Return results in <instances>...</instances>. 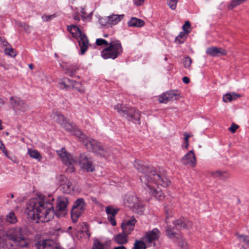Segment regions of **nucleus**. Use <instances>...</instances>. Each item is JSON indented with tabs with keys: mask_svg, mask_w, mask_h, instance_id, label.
Listing matches in <instances>:
<instances>
[{
	"mask_svg": "<svg viewBox=\"0 0 249 249\" xmlns=\"http://www.w3.org/2000/svg\"><path fill=\"white\" fill-rule=\"evenodd\" d=\"M106 209L108 221L112 226H116V222L115 219V216L117 214L119 210L117 209H113L110 206L107 207Z\"/></svg>",
	"mask_w": 249,
	"mask_h": 249,
	"instance_id": "obj_21",
	"label": "nucleus"
},
{
	"mask_svg": "<svg viewBox=\"0 0 249 249\" xmlns=\"http://www.w3.org/2000/svg\"><path fill=\"white\" fill-rule=\"evenodd\" d=\"M66 82H67V85H68V89L69 88L72 87L73 85L75 82V81H73L68 78H64Z\"/></svg>",
	"mask_w": 249,
	"mask_h": 249,
	"instance_id": "obj_46",
	"label": "nucleus"
},
{
	"mask_svg": "<svg viewBox=\"0 0 249 249\" xmlns=\"http://www.w3.org/2000/svg\"><path fill=\"white\" fill-rule=\"evenodd\" d=\"M247 0H232L228 4V8L229 10H232L235 7L245 2Z\"/></svg>",
	"mask_w": 249,
	"mask_h": 249,
	"instance_id": "obj_31",
	"label": "nucleus"
},
{
	"mask_svg": "<svg viewBox=\"0 0 249 249\" xmlns=\"http://www.w3.org/2000/svg\"><path fill=\"white\" fill-rule=\"evenodd\" d=\"M81 50V54H83L87 50L89 42L88 38L85 34L81 35L78 38H76Z\"/></svg>",
	"mask_w": 249,
	"mask_h": 249,
	"instance_id": "obj_20",
	"label": "nucleus"
},
{
	"mask_svg": "<svg viewBox=\"0 0 249 249\" xmlns=\"http://www.w3.org/2000/svg\"><path fill=\"white\" fill-rule=\"evenodd\" d=\"M72 88L75 89L80 93H84L85 92V89L80 83L75 81Z\"/></svg>",
	"mask_w": 249,
	"mask_h": 249,
	"instance_id": "obj_38",
	"label": "nucleus"
},
{
	"mask_svg": "<svg viewBox=\"0 0 249 249\" xmlns=\"http://www.w3.org/2000/svg\"><path fill=\"white\" fill-rule=\"evenodd\" d=\"M180 93L178 90H169L160 95L158 100L160 103L166 104L171 100L177 99Z\"/></svg>",
	"mask_w": 249,
	"mask_h": 249,
	"instance_id": "obj_13",
	"label": "nucleus"
},
{
	"mask_svg": "<svg viewBox=\"0 0 249 249\" xmlns=\"http://www.w3.org/2000/svg\"><path fill=\"white\" fill-rule=\"evenodd\" d=\"M54 17H55V14L48 16V20L49 19H51L53 18Z\"/></svg>",
	"mask_w": 249,
	"mask_h": 249,
	"instance_id": "obj_60",
	"label": "nucleus"
},
{
	"mask_svg": "<svg viewBox=\"0 0 249 249\" xmlns=\"http://www.w3.org/2000/svg\"><path fill=\"white\" fill-rule=\"evenodd\" d=\"M135 168L142 175L140 176V178L144 175H147L148 177V179L151 180L153 178L152 175L153 173L158 174L154 170H152L148 166H144L141 161L137 160H135L134 163Z\"/></svg>",
	"mask_w": 249,
	"mask_h": 249,
	"instance_id": "obj_12",
	"label": "nucleus"
},
{
	"mask_svg": "<svg viewBox=\"0 0 249 249\" xmlns=\"http://www.w3.org/2000/svg\"><path fill=\"white\" fill-rule=\"evenodd\" d=\"M182 81L185 84H188L190 82L189 78L186 76H184L182 78Z\"/></svg>",
	"mask_w": 249,
	"mask_h": 249,
	"instance_id": "obj_55",
	"label": "nucleus"
},
{
	"mask_svg": "<svg viewBox=\"0 0 249 249\" xmlns=\"http://www.w3.org/2000/svg\"><path fill=\"white\" fill-rule=\"evenodd\" d=\"M44 205V201L39 196L29 200L26 208L28 218L37 223L45 222L47 210H45Z\"/></svg>",
	"mask_w": 249,
	"mask_h": 249,
	"instance_id": "obj_3",
	"label": "nucleus"
},
{
	"mask_svg": "<svg viewBox=\"0 0 249 249\" xmlns=\"http://www.w3.org/2000/svg\"><path fill=\"white\" fill-rule=\"evenodd\" d=\"M108 242L106 241L104 243H101L99 239H95L93 242L92 249H106Z\"/></svg>",
	"mask_w": 249,
	"mask_h": 249,
	"instance_id": "obj_29",
	"label": "nucleus"
},
{
	"mask_svg": "<svg viewBox=\"0 0 249 249\" xmlns=\"http://www.w3.org/2000/svg\"><path fill=\"white\" fill-rule=\"evenodd\" d=\"M4 53L5 54L11 56L15 57L17 54L15 53L14 49L12 48H4Z\"/></svg>",
	"mask_w": 249,
	"mask_h": 249,
	"instance_id": "obj_41",
	"label": "nucleus"
},
{
	"mask_svg": "<svg viewBox=\"0 0 249 249\" xmlns=\"http://www.w3.org/2000/svg\"><path fill=\"white\" fill-rule=\"evenodd\" d=\"M153 178L151 180L148 179L147 175H144L141 178L142 183L145 185V189L152 196H155L159 200L163 199L164 196L160 190L156 189L155 185H161L163 187L169 186L171 182L163 175L161 174H152Z\"/></svg>",
	"mask_w": 249,
	"mask_h": 249,
	"instance_id": "obj_1",
	"label": "nucleus"
},
{
	"mask_svg": "<svg viewBox=\"0 0 249 249\" xmlns=\"http://www.w3.org/2000/svg\"><path fill=\"white\" fill-rule=\"evenodd\" d=\"M84 224L85 228L86 229V231L84 232H85L86 235L88 236V238H89L90 236V233L89 229V225L86 223Z\"/></svg>",
	"mask_w": 249,
	"mask_h": 249,
	"instance_id": "obj_51",
	"label": "nucleus"
},
{
	"mask_svg": "<svg viewBox=\"0 0 249 249\" xmlns=\"http://www.w3.org/2000/svg\"><path fill=\"white\" fill-rule=\"evenodd\" d=\"M6 221L11 223H15L17 221L16 217L14 213L11 212L6 216Z\"/></svg>",
	"mask_w": 249,
	"mask_h": 249,
	"instance_id": "obj_39",
	"label": "nucleus"
},
{
	"mask_svg": "<svg viewBox=\"0 0 249 249\" xmlns=\"http://www.w3.org/2000/svg\"><path fill=\"white\" fill-rule=\"evenodd\" d=\"M181 249H188L187 244L186 242L182 241L179 243Z\"/></svg>",
	"mask_w": 249,
	"mask_h": 249,
	"instance_id": "obj_50",
	"label": "nucleus"
},
{
	"mask_svg": "<svg viewBox=\"0 0 249 249\" xmlns=\"http://www.w3.org/2000/svg\"><path fill=\"white\" fill-rule=\"evenodd\" d=\"M191 27V24L189 21H186L185 24L182 26V29L184 32H186L187 34H189L190 33V30L188 29Z\"/></svg>",
	"mask_w": 249,
	"mask_h": 249,
	"instance_id": "obj_44",
	"label": "nucleus"
},
{
	"mask_svg": "<svg viewBox=\"0 0 249 249\" xmlns=\"http://www.w3.org/2000/svg\"><path fill=\"white\" fill-rule=\"evenodd\" d=\"M145 0H137L135 2V4L137 6H141L144 3Z\"/></svg>",
	"mask_w": 249,
	"mask_h": 249,
	"instance_id": "obj_53",
	"label": "nucleus"
},
{
	"mask_svg": "<svg viewBox=\"0 0 249 249\" xmlns=\"http://www.w3.org/2000/svg\"><path fill=\"white\" fill-rule=\"evenodd\" d=\"M4 154L6 156V157H8V151L7 150L5 149V148L4 147V148H3L2 149Z\"/></svg>",
	"mask_w": 249,
	"mask_h": 249,
	"instance_id": "obj_58",
	"label": "nucleus"
},
{
	"mask_svg": "<svg viewBox=\"0 0 249 249\" xmlns=\"http://www.w3.org/2000/svg\"><path fill=\"white\" fill-rule=\"evenodd\" d=\"M113 249H127L124 245H120L117 247H115Z\"/></svg>",
	"mask_w": 249,
	"mask_h": 249,
	"instance_id": "obj_56",
	"label": "nucleus"
},
{
	"mask_svg": "<svg viewBox=\"0 0 249 249\" xmlns=\"http://www.w3.org/2000/svg\"><path fill=\"white\" fill-rule=\"evenodd\" d=\"M124 204L136 213H142L143 212V205L136 196H126L124 200Z\"/></svg>",
	"mask_w": 249,
	"mask_h": 249,
	"instance_id": "obj_11",
	"label": "nucleus"
},
{
	"mask_svg": "<svg viewBox=\"0 0 249 249\" xmlns=\"http://www.w3.org/2000/svg\"><path fill=\"white\" fill-rule=\"evenodd\" d=\"M96 44L100 46H107L101 52V56L105 59H115L121 55L123 52V48L120 41L117 39H113L110 42H108L104 39L97 38L96 40Z\"/></svg>",
	"mask_w": 249,
	"mask_h": 249,
	"instance_id": "obj_5",
	"label": "nucleus"
},
{
	"mask_svg": "<svg viewBox=\"0 0 249 249\" xmlns=\"http://www.w3.org/2000/svg\"><path fill=\"white\" fill-rule=\"evenodd\" d=\"M181 162L184 165H190L194 167L196 165V158L193 150L188 152L181 159Z\"/></svg>",
	"mask_w": 249,
	"mask_h": 249,
	"instance_id": "obj_17",
	"label": "nucleus"
},
{
	"mask_svg": "<svg viewBox=\"0 0 249 249\" xmlns=\"http://www.w3.org/2000/svg\"><path fill=\"white\" fill-rule=\"evenodd\" d=\"M67 30L72 35V37L76 39L84 34L78 27L73 25L68 26Z\"/></svg>",
	"mask_w": 249,
	"mask_h": 249,
	"instance_id": "obj_26",
	"label": "nucleus"
},
{
	"mask_svg": "<svg viewBox=\"0 0 249 249\" xmlns=\"http://www.w3.org/2000/svg\"><path fill=\"white\" fill-rule=\"evenodd\" d=\"M184 142H189V138L191 137L190 135H189L187 133L185 132L184 134Z\"/></svg>",
	"mask_w": 249,
	"mask_h": 249,
	"instance_id": "obj_54",
	"label": "nucleus"
},
{
	"mask_svg": "<svg viewBox=\"0 0 249 249\" xmlns=\"http://www.w3.org/2000/svg\"><path fill=\"white\" fill-rule=\"evenodd\" d=\"M114 109L128 121L136 123L137 122L140 124V114L138 110L135 108L125 107L121 104H118L114 107Z\"/></svg>",
	"mask_w": 249,
	"mask_h": 249,
	"instance_id": "obj_7",
	"label": "nucleus"
},
{
	"mask_svg": "<svg viewBox=\"0 0 249 249\" xmlns=\"http://www.w3.org/2000/svg\"><path fill=\"white\" fill-rule=\"evenodd\" d=\"M145 22L142 19L132 17L128 22V25L129 27H142L144 26Z\"/></svg>",
	"mask_w": 249,
	"mask_h": 249,
	"instance_id": "obj_25",
	"label": "nucleus"
},
{
	"mask_svg": "<svg viewBox=\"0 0 249 249\" xmlns=\"http://www.w3.org/2000/svg\"><path fill=\"white\" fill-rule=\"evenodd\" d=\"M28 154L30 156L33 158L39 160H41V157L39 153L36 150L29 149H28Z\"/></svg>",
	"mask_w": 249,
	"mask_h": 249,
	"instance_id": "obj_34",
	"label": "nucleus"
},
{
	"mask_svg": "<svg viewBox=\"0 0 249 249\" xmlns=\"http://www.w3.org/2000/svg\"><path fill=\"white\" fill-rule=\"evenodd\" d=\"M236 235L238 239L249 246V236L244 234L236 233Z\"/></svg>",
	"mask_w": 249,
	"mask_h": 249,
	"instance_id": "obj_37",
	"label": "nucleus"
},
{
	"mask_svg": "<svg viewBox=\"0 0 249 249\" xmlns=\"http://www.w3.org/2000/svg\"><path fill=\"white\" fill-rule=\"evenodd\" d=\"M21 231L22 229L19 227L10 229L6 232L0 231V249H5L6 237L12 241L18 247L21 248L27 247L28 243L26 242L21 234Z\"/></svg>",
	"mask_w": 249,
	"mask_h": 249,
	"instance_id": "obj_6",
	"label": "nucleus"
},
{
	"mask_svg": "<svg viewBox=\"0 0 249 249\" xmlns=\"http://www.w3.org/2000/svg\"><path fill=\"white\" fill-rule=\"evenodd\" d=\"M185 145H184V148L186 149L189 146V142H185Z\"/></svg>",
	"mask_w": 249,
	"mask_h": 249,
	"instance_id": "obj_61",
	"label": "nucleus"
},
{
	"mask_svg": "<svg viewBox=\"0 0 249 249\" xmlns=\"http://www.w3.org/2000/svg\"><path fill=\"white\" fill-rule=\"evenodd\" d=\"M36 246L37 249H45L47 246V239L38 241L36 244Z\"/></svg>",
	"mask_w": 249,
	"mask_h": 249,
	"instance_id": "obj_36",
	"label": "nucleus"
},
{
	"mask_svg": "<svg viewBox=\"0 0 249 249\" xmlns=\"http://www.w3.org/2000/svg\"><path fill=\"white\" fill-rule=\"evenodd\" d=\"M136 222L137 220L134 216L131 217L130 219L124 220L121 225L123 232L126 234H130L134 230Z\"/></svg>",
	"mask_w": 249,
	"mask_h": 249,
	"instance_id": "obj_16",
	"label": "nucleus"
},
{
	"mask_svg": "<svg viewBox=\"0 0 249 249\" xmlns=\"http://www.w3.org/2000/svg\"><path fill=\"white\" fill-rule=\"evenodd\" d=\"M188 34L186 33L185 32H181L179 33V34L176 37L175 42L177 44H181L183 43L186 38V36Z\"/></svg>",
	"mask_w": 249,
	"mask_h": 249,
	"instance_id": "obj_30",
	"label": "nucleus"
},
{
	"mask_svg": "<svg viewBox=\"0 0 249 249\" xmlns=\"http://www.w3.org/2000/svg\"><path fill=\"white\" fill-rule=\"evenodd\" d=\"M74 171H75V169L73 166H72L70 168V172H74Z\"/></svg>",
	"mask_w": 249,
	"mask_h": 249,
	"instance_id": "obj_62",
	"label": "nucleus"
},
{
	"mask_svg": "<svg viewBox=\"0 0 249 249\" xmlns=\"http://www.w3.org/2000/svg\"><path fill=\"white\" fill-rule=\"evenodd\" d=\"M74 19L75 20H80V18H79V17L78 16H74Z\"/></svg>",
	"mask_w": 249,
	"mask_h": 249,
	"instance_id": "obj_63",
	"label": "nucleus"
},
{
	"mask_svg": "<svg viewBox=\"0 0 249 249\" xmlns=\"http://www.w3.org/2000/svg\"><path fill=\"white\" fill-rule=\"evenodd\" d=\"M128 235L129 234L123 231L115 235L113 237V240L117 244L123 245L128 242Z\"/></svg>",
	"mask_w": 249,
	"mask_h": 249,
	"instance_id": "obj_22",
	"label": "nucleus"
},
{
	"mask_svg": "<svg viewBox=\"0 0 249 249\" xmlns=\"http://www.w3.org/2000/svg\"><path fill=\"white\" fill-rule=\"evenodd\" d=\"M223 173L221 172V171H216L214 173H213V176L214 177H221L223 175Z\"/></svg>",
	"mask_w": 249,
	"mask_h": 249,
	"instance_id": "obj_52",
	"label": "nucleus"
},
{
	"mask_svg": "<svg viewBox=\"0 0 249 249\" xmlns=\"http://www.w3.org/2000/svg\"><path fill=\"white\" fill-rule=\"evenodd\" d=\"M86 208L87 204L84 198H80L75 201L71 210V218L73 223L77 222L78 218L84 213Z\"/></svg>",
	"mask_w": 249,
	"mask_h": 249,
	"instance_id": "obj_10",
	"label": "nucleus"
},
{
	"mask_svg": "<svg viewBox=\"0 0 249 249\" xmlns=\"http://www.w3.org/2000/svg\"><path fill=\"white\" fill-rule=\"evenodd\" d=\"M166 218H165V221L166 223H168L169 222L168 221V218L169 217H170L171 215H170V214L168 212V211H166Z\"/></svg>",
	"mask_w": 249,
	"mask_h": 249,
	"instance_id": "obj_57",
	"label": "nucleus"
},
{
	"mask_svg": "<svg viewBox=\"0 0 249 249\" xmlns=\"http://www.w3.org/2000/svg\"><path fill=\"white\" fill-rule=\"evenodd\" d=\"M85 136L84 140L79 139L80 141L83 142L87 149L95 154L101 157H106L109 155L108 149L103 147L101 144L95 140L92 139H88Z\"/></svg>",
	"mask_w": 249,
	"mask_h": 249,
	"instance_id": "obj_9",
	"label": "nucleus"
},
{
	"mask_svg": "<svg viewBox=\"0 0 249 249\" xmlns=\"http://www.w3.org/2000/svg\"><path fill=\"white\" fill-rule=\"evenodd\" d=\"M146 246L144 241L136 240L134 244L133 249H146Z\"/></svg>",
	"mask_w": 249,
	"mask_h": 249,
	"instance_id": "obj_32",
	"label": "nucleus"
},
{
	"mask_svg": "<svg viewBox=\"0 0 249 249\" xmlns=\"http://www.w3.org/2000/svg\"><path fill=\"white\" fill-rule=\"evenodd\" d=\"M68 198L61 196L56 200L52 195H48V221L53 219L54 215L57 217L64 216L67 213Z\"/></svg>",
	"mask_w": 249,
	"mask_h": 249,
	"instance_id": "obj_4",
	"label": "nucleus"
},
{
	"mask_svg": "<svg viewBox=\"0 0 249 249\" xmlns=\"http://www.w3.org/2000/svg\"><path fill=\"white\" fill-rule=\"evenodd\" d=\"M5 147L3 142L0 141V149L1 150Z\"/></svg>",
	"mask_w": 249,
	"mask_h": 249,
	"instance_id": "obj_59",
	"label": "nucleus"
},
{
	"mask_svg": "<svg viewBox=\"0 0 249 249\" xmlns=\"http://www.w3.org/2000/svg\"><path fill=\"white\" fill-rule=\"evenodd\" d=\"M20 26H21L22 28H23L24 30L26 32H27L28 33L30 32V27L29 25L26 24L25 23H23V24L21 23L20 24Z\"/></svg>",
	"mask_w": 249,
	"mask_h": 249,
	"instance_id": "obj_49",
	"label": "nucleus"
},
{
	"mask_svg": "<svg viewBox=\"0 0 249 249\" xmlns=\"http://www.w3.org/2000/svg\"><path fill=\"white\" fill-rule=\"evenodd\" d=\"M78 70V67L76 66H71L66 69V73L70 76H73Z\"/></svg>",
	"mask_w": 249,
	"mask_h": 249,
	"instance_id": "obj_33",
	"label": "nucleus"
},
{
	"mask_svg": "<svg viewBox=\"0 0 249 249\" xmlns=\"http://www.w3.org/2000/svg\"><path fill=\"white\" fill-rule=\"evenodd\" d=\"M175 228L177 230L187 229L192 226V223L187 219L180 218L175 221L173 223Z\"/></svg>",
	"mask_w": 249,
	"mask_h": 249,
	"instance_id": "obj_19",
	"label": "nucleus"
},
{
	"mask_svg": "<svg viewBox=\"0 0 249 249\" xmlns=\"http://www.w3.org/2000/svg\"><path fill=\"white\" fill-rule=\"evenodd\" d=\"M60 229V226L58 224H56L55 226L54 229L53 231H49V234L54 236L52 239H49L48 238V249H59V247L55 244L54 240L55 239L57 234V231Z\"/></svg>",
	"mask_w": 249,
	"mask_h": 249,
	"instance_id": "obj_18",
	"label": "nucleus"
},
{
	"mask_svg": "<svg viewBox=\"0 0 249 249\" xmlns=\"http://www.w3.org/2000/svg\"><path fill=\"white\" fill-rule=\"evenodd\" d=\"M160 235V231L157 228H154L151 231L146 232L142 239L148 245L153 244L155 246L154 242L159 239Z\"/></svg>",
	"mask_w": 249,
	"mask_h": 249,
	"instance_id": "obj_14",
	"label": "nucleus"
},
{
	"mask_svg": "<svg viewBox=\"0 0 249 249\" xmlns=\"http://www.w3.org/2000/svg\"><path fill=\"white\" fill-rule=\"evenodd\" d=\"M192 63V60L189 56L186 57L183 61V65L185 68H187L190 67Z\"/></svg>",
	"mask_w": 249,
	"mask_h": 249,
	"instance_id": "obj_43",
	"label": "nucleus"
},
{
	"mask_svg": "<svg viewBox=\"0 0 249 249\" xmlns=\"http://www.w3.org/2000/svg\"><path fill=\"white\" fill-rule=\"evenodd\" d=\"M57 153L60 157L63 163L66 165H72L78 163L80 165L82 169L88 172H92L95 170V167L93 164L91 157L88 156L86 154H80L77 160L71 154L67 153L65 148H62L60 150L57 151Z\"/></svg>",
	"mask_w": 249,
	"mask_h": 249,
	"instance_id": "obj_2",
	"label": "nucleus"
},
{
	"mask_svg": "<svg viewBox=\"0 0 249 249\" xmlns=\"http://www.w3.org/2000/svg\"><path fill=\"white\" fill-rule=\"evenodd\" d=\"M239 127V126L234 123H232L231 126L229 128L230 131H231L232 133H234L236 129Z\"/></svg>",
	"mask_w": 249,
	"mask_h": 249,
	"instance_id": "obj_48",
	"label": "nucleus"
},
{
	"mask_svg": "<svg viewBox=\"0 0 249 249\" xmlns=\"http://www.w3.org/2000/svg\"><path fill=\"white\" fill-rule=\"evenodd\" d=\"M57 179L61 186L63 185V183L64 184L68 180L66 177L63 175H59L57 176Z\"/></svg>",
	"mask_w": 249,
	"mask_h": 249,
	"instance_id": "obj_42",
	"label": "nucleus"
},
{
	"mask_svg": "<svg viewBox=\"0 0 249 249\" xmlns=\"http://www.w3.org/2000/svg\"><path fill=\"white\" fill-rule=\"evenodd\" d=\"M206 52L211 56H217L219 54L225 55L226 54V51L225 50L215 47H211L207 48Z\"/></svg>",
	"mask_w": 249,
	"mask_h": 249,
	"instance_id": "obj_23",
	"label": "nucleus"
},
{
	"mask_svg": "<svg viewBox=\"0 0 249 249\" xmlns=\"http://www.w3.org/2000/svg\"><path fill=\"white\" fill-rule=\"evenodd\" d=\"M241 95L235 92L227 93L223 96V101L225 103L231 102L240 98Z\"/></svg>",
	"mask_w": 249,
	"mask_h": 249,
	"instance_id": "obj_27",
	"label": "nucleus"
},
{
	"mask_svg": "<svg viewBox=\"0 0 249 249\" xmlns=\"http://www.w3.org/2000/svg\"><path fill=\"white\" fill-rule=\"evenodd\" d=\"M55 120L58 123L71 134L78 139L84 140L85 138V134L82 132L81 130L78 128L73 123H68L63 115L61 114L56 115Z\"/></svg>",
	"mask_w": 249,
	"mask_h": 249,
	"instance_id": "obj_8",
	"label": "nucleus"
},
{
	"mask_svg": "<svg viewBox=\"0 0 249 249\" xmlns=\"http://www.w3.org/2000/svg\"><path fill=\"white\" fill-rule=\"evenodd\" d=\"M174 227H172L169 225L166 227V234L167 236L170 238H173L176 236V233L174 231Z\"/></svg>",
	"mask_w": 249,
	"mask_h": 249,
	"instance_id": "obj_35",
	"label": "nucleus"
},
{
	"mask_svg": "<svg viewBox=\"0 0 249 249\" xmlns=\"http://www.w3.org/2000/svg\"><path fill=\"white\" fill-rule=\"evenodd\" d=\"M0 45L3 47L7 48L8 46H10V45L6 41V40L2 37L0 36Z\"/></svg>",
	"mask_w": 249,
	"mask_h": 249,
	"instance_id": "obj_45",
	"label": "nucleus"
},
{
	"mask_svg": "<svg viewBox=\"0 0 249 249\" xmlns=\"http://www.w3.org/2000/svg\"><path fill=\"white\" fill-rule=\"evenodd\" d=\"M74 187L72 183L69 180L61 186L62 192L65 194L71 193L73 191Z\"/></svg>",
	"mask_w": 249,
	"mask_h": 249,
	"instance_id": "obj_28",
	"label": "nucleus"
},
{
	"mask_svg": "<svg viewBox=\"0 0 249 249\" xmlns=\"http://www.w3.org/2000/svg\"><path fill=\"white\" fill-rule=\"evenodd\" d=\"M178 1V0H167V3L172 10H175L176 8Z\"/></svg>",
	"mask_w": 249,
	"mask_h": 249,
	"instance_id": "obj_40",
	"label": "nucleus"
},
{
	"mask_svg": "<svg viewBox=\"0 0 249 249\" xmlns=\"http://www.w3.org/2000/svg\"><path fill=\"white\" fill-rule=\"evenodd\" d=\"M29 68L30 69H33L34 68V65L32 64H30L29 65Z\"/></svg>",
	"mask_w": 249,
	"mask_h": 249,
	"instance_id": "obj_64",
	"label": "nucleus"
},
{
	"mask_svg": "<svg viewBox=\"0 0 249 249\" xmlns=\"http://www.w3.org/2000/svg\"><path fill=\"white\" fill-rule=\"evenodd\" d=\"M10 103L12 107L15 109L22 112H25L29 109V106L24 100L19 98L11 97Z\"/></svg>",
	"mask_w": 249,
	"mask_h": 249,
	"instance_id": "obj_15",
	"label": "nucleus"
},
{
	"mask_svg": "<svg viewBox=\"0 0 249 249\" xmlns=\"http://www.w3.org/2000/svg\"><path fill=\"white\" fill-rule=\"evenodd\" d=\"M124 17V14L112 15L107 17V23L111 26L118 23Z\"/></svg>",
	"mask_w": 249,
	"mask_h": 249,
	"instance_id": "obj_24",
	"label": "nucleus"
},
{
	"mask_svg": "<svg viewBox=\"0 0 249 249\" xmlns=\"http://www.w3.org/2000/svg\"><path fill=\"white\" fill-rule=\"evenodd\" d=\"M60 88L62 89H68V85L67 82H66L64 78L62 79L59 83Z\"/></svg>",
	"mask_w": 249,
	"mask_h": 249,
	"instance_id": "obj_47",
	"label": "nucleus"
}]
</instances>
